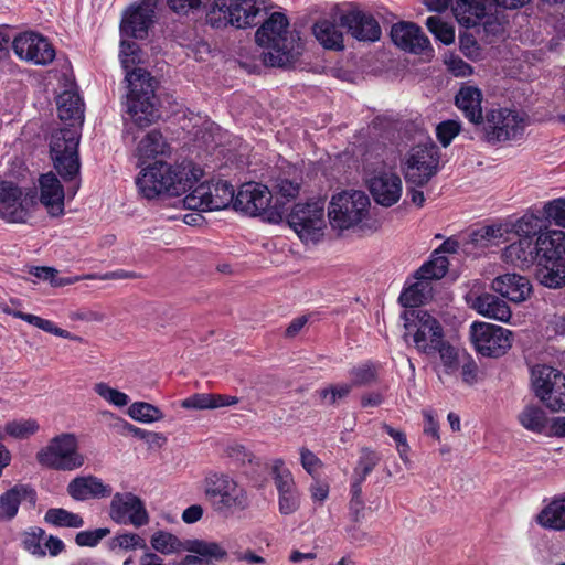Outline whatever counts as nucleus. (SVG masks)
<instances>
[{"mask_svg": "<svg viewBox=\"0 0 565 565\" xmlns=\"http://www.w3.org/2000/svg\"><path fill=\"white\" fill-rule=\"evenodd\" d=\"M544 213L557 226L565 228V199L559 198L546 203Z\"/></svg>", "mask_w": 565, "mask_h": 565, "instance_id": "obj_58", "label": "nucleus"}, {"mask_svg": "<svg viewBox=\"0 0 565 565\" xmlns=\"http://www.w3.org/2000/svg\"><path fill=\"white\" fill-rule=\"evenodd\" d=\"M67 494L75 501L84 502L90 499H106L113 493L110 484L105 483L94 475L77 476L66 487Z\"/></svg>", "mask_w": 565, "mask_h": 565, "instance_id": "obj_24", "label": "nucleus"}, {"mask_svg": "<svg viewBox=\"0 0 565 565\" xmlns=\"http://www.w3.org/2000/svg\"><path fill=\"white\" fill-rule=\"evenodd\" d=\"M489 143H498L520 139L525 129V115L507 107L486 110L482 122L478 127Z\"/></svg>", "mask_w": 565, "mask_h": 565, "instance_id": "obj_9", "label": "nucleus"}, {"mask_svg": "<svg viewBox=\"0 0 565 565\" xmlns=\"http://www.w3.org/2000/svg\"><path fill=\"white\" fill-rule=\"evenodd\" d=\"M502 257L505 263L521 269L531 267L535 262L539 263L535 243L529 238H519L511 243L504 248Z\"/></svg>", "mask_w": 565, "mask_h": 565, "instance_id": "obj_29", "label": "nucleus"}, {"mask_svg": "<svg viewBox=\"0 0 565 565\" xmlns=\"http://www.w3.org/2000/svg\"><path fill=\"white\" fill-rule=\"evenodd\" d=\"M119 58L126 71L128 83L126 111L136 126L145 128L159 118L158 98L156 96V79L141 68L134 67L140 63V47L137 43L122 39L120 41Z\"/></svg>", "mask_w": 565, "mask_h": 565, "instance_id": "obj_2", "label": "nucleus"}, {"mask_svg": "<svg viewBox=\"0 0 565 565\" xmlns=\"http://www.w3.org/2000/svg\"><path fill=\"white\" fill-rule=\"evenodd\" d=\"M128 415L137 422L154 423L163 418V413L154 405L146 402H135L129 406Z\"/></svg>", "mask_w": 565, "mask_h": 565, "instance_id": "obj_46", "label": "nucleus"}, {"mask_svg": "<svg viewBox=\"0 0 565 565\" xmlns=\"http://www.w3.org/2000/svg\"><path fill=\"white\" fill-rule=\"evenodd\" d=\"M289 21L281 12H273L255 33L258 45L268 51L263 53L266 66L286 67L301 53L299 36L288 30Z\"/></svg>", "mask_w": 565, "mask_h": 565, "instance_id": "obj_4", "label": "nucleus"}, {"mask_svg": "<svg viewBox=\"0 0 565 565\" xmlns=\"http://www.w3.org/2000/svg\"><path fill=\"white\" fill-rule=\"evenodd\" d=\"M440 151L433 141L409 149L402 161V172L407 184L422 188L439 171Z\"/></svg>", "mask_w": 565, "mask_h": 565, "instance_id": "obj_8", "label": "nucleus"}, {"mask_svg": "<svg viewBox=\"0 0 565 565\" xmlns=\"http://www.w3.org/2000/svg\"><path fill=\"white\" fill-rule=\"evenodd\" d=\"M461 124L457 120H445L437 125L436 136L443 147H448L454 138L459 135Z\"/></svg>", "mask_w": 565, "mask_h": 565, "instance_id": "obj_56", "label": "nucleus"}, {"mask_svg": "<svg viewBox=\"0 0 565 565\" xmlns=\"http://www.w3.org/2000/svg\"><path fill=\"white\" fill-rule=\"evenodd\" d=\"M279 512L284 515H289L296 512L300 507V497L297 489L278 493Z\"/></svg>", "mask_w": 565, "mask_h": 565, "instance_id": "obj_60", "label": "nucleus"}, {"mask_svg": "<svg viewBox=\"0 0 565 565\" xmlns=\"http://www.w3.org/2000/svg\"><path fill=\"white\" fill-rule=\"evenodd\" d=\"M157 0H141L130 6L120 21L121 38L146 39L154 23Z\"/></svg>", "mask_w": 565, "mask_h": 565, "instance_id": "obj_18", "label": "nucleus"}, {"mask_svg": "<svg viewBox=\"0 0 565 565\" xmlns=\"http://www.w3.org/2000/svg\"><path fill=\"white\" fill-rule=\"evenodd\" d=\"M470 338L476 351L486 358H500L512 347L513 333L501 326L473 322Z\"/></svg>", "mask_w": 565, "mask_h": 565, "instance_id": "obj_14", "label": "nucleus"}, {"mask_svg": "<svg viewBox=\"0 0 565 565\" xmlns=\"http://www.w3.org/2000/svg\"><path fill=\"white\" fill-rule=\"evenodd\" d=\"M271 198L273 194L266 185L248 182L236 193L234 207L252 216L263 215L268 212Z\"/></svg>", "mask_w": 565, "mask_h": 565, "instance_id": "obj_23", "label": "nucleus"}, {"mask_svg": "<svg viewBox=\"0 0 565 565\" xmlns=\"http://www.w3.org/2000/svg\"><path fill=\"white\" fill-rule=\"evenodd\" d=\"M391 39L396 46L414 54H419L430 46L429 39L413 22L401 21L393 24Z\"/></svg>", "mask_w": 565, "mask_h": 565, "instance_id": "obj_25", "label": "nucleus"}, {"mask_svg": "<svg viewBox=\"0 0 565 565\" xmlns=\"http://www.w3.org/2000/svg\"><path fill=\"white\" fill-rule=\"evenodd\" d=\"M471 308L478 313L490 319L508 322L511 318V310L508 303L498 296L483 292L471 300Z\"/></svg>", "mask_w": 565, "mask_h": 565, "instance_id": "obj_31", "label": "nucleus"}, {"mask_svg": "<svg viewBox=\"0 0 565 565\" xmlns=\"http://www.w3.org/2000/svg\"><path fill=\"white\" fill-rule=\"evenodd\" d=\"M300 462L309 475H313L322 465L321 460L311 450L305 447L300 449Z\"/></svg>", "mask_w": 565, "mask_h": 565, "instance_id": "obj_63", "label": "nucleus"}, {"mask_svg": "<svg viewBox=\"0 0 565 565\" xmlns=\"http://www.w3.org/2000/svg\"><path fill=\"white\" fill-rule=\"evenodd\" d=\"M170 152V146L162 134L157 130H150L139 141L137 146V156L139 166L146 164L147 160L156 159L158 156H166Z\"/></svg>", "mask_w": 565, "mask_h": 565, "instance_id": "obj_34", "label": "nucleus"}, {"mask_svg": "<svg viewBox=\"0 0 565 565\" xmlns=\"http://www.w3.org/2000/svg\"><path fill=\"white\" fill-rule=\"evenodd\" d=\"M201 174V169L195 168L192 162L172 166L163 160H156L140 170L136 185L148 200L161 194L179 196L192 190Z\"/></svg>", "mask_w": 565, "mask_h": 565, "instance_id": "obj_3", "label": "nucleus"}, {"mask_svg": "<svg viewBox=\"0 0 565 565\" xmlns=\"http://www.w3.org/2000/svg\"><path fill=\"white\" fill-rule=\"evenodd\" d=\"M94 391L109 404L117 407H124L129 403V396L127 394L110 387L104 382L95 384Z\"/></svg>", "mask_w": 565, "mask_h": 565, "instance_id": "obj_54", "label": "nucleus"}, {"mask_svg": "<svg viewBox=\"0 0 565 565\" xmlns=\"http://www.w3.org/2000/svg\"><path fill=\"white\" fill-rule=\"evenodd\" d=\"M273 479L278 493L296 489L292 473L285 468L282 459H276L273 463Z\"/></svg>", "mask_w": 565, "mask_h": 565, "instance_id": "obj_51", "label": "nucleus"}, {"mask_svg": "<svg viewBox=\"0 0 565 565\" xmlns=\"http://www.w3.org/2000/svg\"><path fill=\"white\" fill-rule=\"evenodd\" d=\"M436 353L439 354L440 361L447 373H452L458 369V350L455 347H452L449 342H447L445 339H443L440 343L436 345V348H433L428 355H434Z\"/></svg>", "mask_w": 565, "mask_h": 565, "instance_id": "obj_48", "label": "nucleus"}, {"mask_svg": "<svg viewBox=\"0 0 565 565\" xmlns=\"http://www.w3.org/2000/svg\"><path fill=\"white\" fill-rule=\"evenodd\" d=\"M382 429L394 439L402 460L406 461L407 452L409 451L406 435L403 431L397 430L387 424H383Z\"/></svg>", "mask_w": 565, "mask_h": 565, "instance_id": "obj_61", "label": "nucleus"}, {"mask_svg": "<svg viewBox=\"0 0 565 565\" xmlns=\"http://www.w3.org/2000/svg\"><path fill=\"white\" fill-rule=\"evenodd\" d=\"M504 230L502 225L482 226L470 234V241L475 245L488 246L495 238L503 236Z\"/></svg>", "mask_w": 565, "mask_h": 565, "instance_id": "obj_53", "label": "nucleus"}, {"mask_svg": "<svg viewBox=\"0 0 565 565\" xmlns=\"http://www.w3.org/2000/svg\"><path fill=\"white\" fill-rule=\"evenodd\" d=\"M369 196L362 191L342 192L332 196L328 216L333 228L348 230L367 214Z\"/></svg>", "mask_w": 565, "mask_h": 565, "instance_id": "obj_11", "label": "nucleus"}, {"mask_svg": "<svg viewBox=\"0 0 565 565\" xmlns=\"http://www.w3.org/2000/svg\"><path fill=\"white\" fill-rule=\"evenodd\" d=\"M22 500H28L34 504L36 501L35 490L23 483H18L0 495V521L8 522L13 520L18 512Z\"/></svg>", "mask_w": 565, "mask_h": 565, "instance_id": "obj_27", "label": "nucleus"}, {"mask_svg": "<svg viewBox=\"0 0 565 565\" xmlns=\"http://www.w3.org/2000/svg\"><path fill=\"white\" fill-rule=\"evenodd\" d=\"M109 518L120 525L141 527L149 523L150 518L145 502L132 492L111 493Z\"/></svg>", "mask_w": 565, "mask_h": 565, "instance_id": "obj_16", "label": "nucleus"}, {"mask_svg": "<svg viewBox=\"0 0 565 565\" xmlns=\"http://www.w3.org/2000/svg\"><path fill=\"white\" fill-rule=\"evenodd\" d=\"M339 22L358 41L375 42L382 34L377 20L371 13L356 8L342 12Z\"/></svg>", "mask_w": 565, "mask_h": 565, "instance_id": "obj_20", "label": "nucleus"}, {"mask_svg": "<svg viewBox=\"0 0 565 565\" xmlns=\"http://www.w3.org/2000/svg\"><path fill=\"white\" fill-rule=\"evenodd\" d=\"M483 94L473 85H463L455 95V105L463 117L475 127H479L484 117L482 109Z\"/></svg>", "mask_w": 565, "mask_h": 565, "instance_id": "obj_26", "label": "nucleus"}, {"mask_svg": "<svg viewBox=\"0 0 565 565\" xmlns=\"http://www.w3.org/2000/svg\"><path fill=\"white\" fill-rule=\"evenodd\" d=\"M39 428L38 422L29 418L8 422L4 426V431L15 439H25L34 435Z\"/></svg>", "mask_w": 565, "mask_h": 565, "instance_id": "obj_50", "label": "nucleus"}, {"mask_svg": "<svg viewBox=\"0 0 565 565\" xmlns=\"http://www.w3.org/2000/svg\"><path fill=\"white\" fill-rule=\"evenodd\" d=\"M426 26L428 31L445 45H449L455 41V28L444 22L439 17H428Z\"/></svg>", "mask_w": 565, "mask_h": 565, "instance_id": "obj_49", "label": "nucleus"}, {"mask_svg": "<svg viewBox=\"0 0 565 565\" xmlns=\"http://www.w3.org/2000/svg\"><path fill=\"white\" fill-rule=\"evenodd\" d=\"M537 522L546 529L565 531V497L555 498L537 515Z\"/></svg>", "mask_w": 565, "mask_h": 565, "instance_id": "obj_38", "label": "nucleus"}, {"mask_svg": "<svg viewBox=\"0 0 565 565\" xmlns=\"http://www.w3.org/2000/svg\"><path fill=\"white\" fill-rule=\"evenodd\" d=\"M79 134L75 128L55 130L50 139V154L53 167L66 185V193L53 172L39 178L40 196L38 200L47 209L52 216L64 212L65 195L74 198L79 190L81 161L78 154Z\"/></svg>", "mask_w": 565, "mask_h": 565, "instance_id": "obj_1", "label": "nucleus"}, {"mask_svg": "<svg viewBox=\"0 0 565 565\" xmlns=\"http://www.w3.org/2000/svg\"><path fill=\"white\" fill-rule=\"evenodd\" d=\"M350 376L352 380V386H362L367 385L375 381L376 371L373 364L364 363L359 366L353 367L350 371Z\"/></svg>", "mask_w": 565, "mask_h": 565, "instance_id": "obj_57", "label": "nucleus"}, {"mask_svg": "<svg viewBox=\"0 0 565 565\" xmlns=\"http://www.w3.org/2000/svg\"><path fill=\"white\" fill-rule=\"evenodd\" d=\"M427 287L428 280H417L401 292L399 303L405 308L419 307L426 299Z\"/></svg>", "mask_w": 565, "mask_h": 565, "instance_id": "obj_44", "label": "nucleus"}, {"mask_svg": "<svg viewBox=\"0 0 565 565\" xmlns=\"http://www.w3.org/2000/svg\"><path fill=\"white\" fill-rule=\"evenodd\" d=\"M536 273L540 282L548 288H561L565 286V258L539 260Z\"/></svg>", "mask_w": 565, "mask_h": 565, "instance_id": "obj_35", "label": "nucleus"}, {"mask_svg": "<svg viewBox=\"0 0 565 565\" xmlns=\"http://www.w3.org/2000/svg\"><path fill=\"white\" fill-rule=\"evenodd\" d=\"M57 114L62 121H71L70 126L82 125L84 121V102L78 93L65 90L58 95Z\"/></svg>", "mask_w": 565, "mask_h": 565, "instance_id": "obj_33", "label": "nucleus"}, {"mask_svg": "<svg viewBox=\"0 0 565 565\" xmlns=\"http://www.w3.org/2000/svg\"><path fill=\"white\" fill-rule=\"evenodd\" d=\"M534 243L541 262L565 256V232L562 230L542 232Z\"/></svg>", "mask_w": 565, "mask_h": 565, "instance_id": "obj_30", "label": "nucleus"}, {"mask_svg": "<svg viewBox=\"0 0 565 565\" xmlns=\"http://www.w3.org/2000/svg\"><path fill=\"white\" fill-rule=\"evenodd\" d=\"M542 220L534 214H524L513 225L515 234L519 238H529L535 241V238L542 233Z\"/></svg>", "mask_w": 565, "mask_h": 565, "instance_id": "obj_45", "label": "nucleus"}, {"mask_svg": "<svg viewBox=\"0 0 565 565\" xmlns=\"http://www.w3.org/2000/svg\"><path fill=\"white\" fill-rule=\"evenodd\" d=\"M203 492L214 512L232 515L250 505V498L244 486L222 471H207L203 479Z\"/></svg>", "mask_w": 565, "mask_h": 565, "instance_id": "obj_6", "label": "nucleus"}, {"mask_svg": "<svg viewBox=\"0 0 565 565\" xmlns=\"http://www.w3.org/2000/svg\"><path fill=\"white\" fill-rule=\"evenodd\" d=\"M451 9L457 21L468 29L482 23L486 31L495 32L499 26L493 14L488 12L487 0H455Z\"/></svg>", "mask_w": 565, "mask_h": 565, "instance_id": "obj_21", "label": "nucleus"}, {"mask_svg": "<svg viewBox=\"0 0 565 565\" xmlns=\"http://www.w3.org/2000/svg\"><path fill=\"white\" fill-rule=\"evenodd\" d=\"M206 0H167L170 9L177 13L185 14L191 9L199 8ZM263 9L257 0H213L206 14L212 28L222 29L227 25L244 29L256 25Z\"/></svg>", "mask_w": 565, "mask_h": 565, "instance_id": "obj_5", "label": "nucleus"}, {"mask_svg": "<svg viewBox=\"0 0 565 565\" xmlns=\"http://www.w3.org/2000/svg\"><path fill=\"white\" fill-rule=\"evenodd\" d=\"M492 289L512 302H522L529 298L532 286L527 278L518 274H505L492 281Z\"/></svg>", "mask_w": 565, "mask_h": 565, "instance_id": "obj_28", "label": "nucleus"}, {"mask_svg": "<svg viewBox=\"0 0 565 565\" xmlns=\"http://www.w3.org/2000/svg\"><path fill=\"white\" fill-rule=\"evenodd\" d=\"M9 315L15 317V318H19L47 333H51V334H54V335H57V337H61L63 339H68V340H79L78 337L72 334L70 331L67 330H64L60 327H57L53 321L51 320H47V319H44V318H41L39 316H35V315H32V313H25V312H22V311H19V310H8L7 311Z\"/></svg>", "mask_w": 565, "mask_h": 565, "instance_id": "obj_40", "label": "nucleus"}, {"mask_svg": "<svg viewBox=\"0 0 565 565\" xmlns=\"http://www.w3.org/2000/svg\"><path fill=\"white\" fill-rule=\"evenodd\" d=\"M380 461L381 456L377 451L367 447L362 448L352 476L358 477L359 480H365Z\"/></svg>", "mask_w": 565, "mask_h": 565, "instance_id": "obj_47", "label": "nucleus"}, {"mask_svg": "<svg viewBox=\"0 0 565 565\" xmlns=\"http://www.w3.org/2000/svg\"><path fill=\"white\" fill-rule=\"evenodd\" d=\"M108 547L111 551H115L116 548H120L124 551H134L137 548H146L147 544L145 539H142L139 534L124 532L121 534L114 536L109 541Z\"/></svg>", "mask_w": 565, "mask_h": 565, "instance_id": "obj_52", "label": "nucleus"}, {"mask_svg": "<svg viewBox=\"0 0 565 565\" xmlns=\"http://www.w3.org/2000/svg\"><path fill=\"white\" fill-rule=\"evenodd\" d=\"M234 186L225 180L215 183H201L185 198L184 203L189 209L202 211H216L228 207L235 202Z\"/></svg>", "mask_w": 565, "mask_h": 565, "instance_id": "obj_15", "label": "nucleus"}, {"mask_svg": "<svg viewBox=\"0 0 565 565\" xmlns=\"http://www.w3.org/2000/svg\"><path fill=\"white\" fill-rule=\"evenodd\" d=\"M36 204V188L22 190L13 181H0V217L4 221L25 223Z\"/></svg>", "mask_w": 565, "mask_h": 565, "instance_id": "obj_10", "label": "nucleus"}, {"mask_svg": "<svg viewBox=\"0 0 565 565\" xmlns=\"http://www.w3.org/2000/svg\"><path fill=\"white\" fill-rule=\"evenodd\" d=\"M214 397L213 394H194L182 402V407L194 409H213Z\"/></svg>", "mask_w": 565, "mask_h": 565, "instance_id": "obj_62", "label": "nucleus"}, {"mask_svg": "<svg viewBox=\"0 0 565 565\" xmlns=\"http://www.w3.org/2000/svg\"><path fill=\"white\" fill-rule=\"evenodd\" d=\"M535 395L552 412H565V374L551 365L532 369Z\"/></svg>", "mask_w": 565, "mask_h": 565, "instance_id": "obj_13", "label": "nucleus"}, {"mask_svg": "<svg viewBox=\"0 0 565 565\" xmlns=\"http://www.w3.org/2000/svg\"><path fill=\"white\" fill-rule=\"evenodd\" d=\"M347 534L350 542L359 546H365L373 543V537L356 525L348 527Z\"/></svg>", "mask_w": 565, "mask_h": 565, "instance_id": "obj_64", "label": "nucleus"}, {"mask_svg": "<svg viewBox=\"0 0 565 565\" xmlns=\"http://www.w3.org/2000/svg\"><path fill=\"white\" fill-rule=\"evenodd\" d=\"M273 188L276 194L289 201L299 194L300 183L297 181H290L282 177H278L276 178Z\"/></svg>", "mask_w": 565, "mask_h": 565, "instance_id": "obj_59", "label": "nucleus"}, {"mask_svg": "<svg viewBox=\"0 0 565 565\" xmlns=\"http://www.w3.org/2000/svg\"><path fill=\"white\" fill-rule=\"evenodd\" d=\"M366 185L374 202L383 207L395 205L403 193L402 179L391 169H380L371 173Z\"/></svg>", "mask_w": 565, "mask_h": 565, "instance_id": "obj_19", "label": "nucleus"}, {"mask_svg": "<svg viewBox=\"0 0 565 565\" xmlns=\"http://www.w3.org/2000/svg\"><path fill=\"white\" fill-rule=\"evenodd\" d=\"M411 315L415 316L416 331L413 335L415 347L418 352L429 354L430 350L444 339V329L439 321L426 310H412Z\"/></svg>", "mask_w": 565, "mask_h": 565, "instance_id": "obj_22", "label": "nucleus"}, {"mask_svg": "<svg viewBox=\"0 0 565 565\" xmlns=\"http://www.w3.org/2000/svg\"><path fill=\"white\" fill-rule=\"evenodd\" d=\"M109 534L110 530L108 527L81 531L75 535V543L81 547H95Z\"/></svg>", "mask_w": 565, "mask_h": 565, "instance_id": "obj_55", "label": "nucleus"}, {"mask_svg": "<svg viewBox=\"0 0 565 565\" xmlns=\"http://www.w3.org/2000/svg\"><path fill=\"white\" fill-rule=\"evenodd\" d=\"M184 551L194 554L200 565H212L226 558L225 548L213 541L186 540Z\"/></svg>", "mask_w": 565, "mask_h": 565, "instance_id": "obj_32", "label": "nucleus"}, {"mask_svg": "<svg viewBox=\"0 0 565 565\" xmlns=\"http://www.w3.org/2000/svg\"><path fill=\"white\" fill-rule=\"evenodd\" d=\"M448 258L444 255H439L438 250H435L431 258L424 263L416 271L414 277L417 280H433L441 279L448 270Z\"/></svg>", "mask_w": 565, "mask_h": 565, "instance_id": "obj_39", "label": "nucleus"}, {"mask_svg": "<svg viewBox=\"0 0 565 565\" xmlns=\"http://www.w3.org/2000/svg\"><path fill=\"white\" fill-rule=\"evenodd\" d=\"M317 41L327 50L342 51L344 49L343 33L334 21L322 19L312 28Z\"/></svg>", "mask_w": 565, "mask_h": 565, "instance_id": "obj_36", "label": "nucleus"}, {"mask_svg": "<svg viewBox=\"0 0 565 565\" xmlns=\"http://www.w3.org/2000/svg\"><path fill=\"white\" fill-rule=\"evenodd\" d=\"M518 420L526 430L547 435L550 420L546 412L539 404H527L518 415Z\"/></svg>", "mask_w": 565, "mask_h": 565, "instance_id": "obj_37", "label": "nucleus"}, {"mask_svg": "<svg viewBox=\"0 0 565 565\" xmlns=\"http://www.w3.org/2000/svg\"><path fill=\"white\" fill-rule=\"evenodd\" d=\"M46 532L39 526L29 527L22 533L21 544L25 551L36 557H45L46 551L43 543Z\"/></svg>", "mask_w": 565, "mask_h": 565, "instance_id": "obj_43", "label": "nucleus"}, {"mask_svg": "<svg viewBox=\"0 0 565 565\" xmlns=\"http://www.w3.org/2000/svg\"><path fill=\"white\" fill-rule=\"evenodd\" d=\"M44 521L58 527L79 529L84 525L81 514L71 512L63 508H51L45 512Z\"/></svg>", "mask_w": 565, "mask_h": 565, "instance_id": "obj_41", "label": "nucleus"}, {"mask_svg": "<svg viewBox=\"0 0 565 565\" xmlns=\"http://www.w3.org/2000/svg\"><path fill=\"white\" fill-rule=\"evenodd\" d=\"M40 466L56 471H74L85 463V456L79 451L78 440L74 434L62 433L49 440L35 455Z\"/></svg>", "mask_w": 565, "mask_h": 565, "instance_id": "obj_7", "label": "nucleus"}, {"mask_svg": "<svg viewBox=\"0 0 565 565\" xmlns=\"http://www.w3.org/2000/svg\"><path fill=\"white\" fill-rule=\"evenodd\" d=\"M12 50L23 61L47 65L55 58V50L49 40L36 32H22L12 41Z\"/></svg>", "mask_w": 565, "mask_h": 565, "instance_id": "obj_17", "label": "nucleus"}, {"mask_svg": "<svg viewBox=\"0 0 565 565\" xmlns=\"http://www.w3.org/2000/svg\"><path fill=\"white\" fill-rule=\"evenodd\" d=\"M287 222L302 242H318L326 228L324 201L311 200L296 204L288 214Z\"/></svg>", "mask_w": 565, "mask_h": 565, "instance_id": "obj_12", "label": "nucleus"}, {"mask_svg": "<svg viewBox=\"0 0 565 565\" xmlns=\"http://www.w3.org/2000/svg\"><path fill=\"white\" fill-rule=\"evenodd\" d=\"M151 546L163 555H170L184 551L185 541H180L175 535L166 531L156 532L150 540Z\"/></svg>", "mask_w": 565, "mask_h": 565, "instance_id": "obj_42", "label": "nucleus"}]
</instances>
